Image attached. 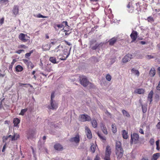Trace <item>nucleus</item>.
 Wrapping results in <instances>:
<instances>
[{
	"label": "nucleus",
	"mask_w": 160,
	"mask_h": 160,
	"mask_svg": "<svg viewBox=\"0 0 160 160\" xmlns=\"http://www.w3.org/2000/svg\"><path fill=\"white\" fill-rule=\"evenodd\" d=\"M115 153L118 159L121 158L123 156V151L121 147V143L119 141L116 142Z\"/></svg>",
	"instance_id": "f257e3e1"
},
{
	"label": "nucleus",
	"mask_w": 160,
	"mask_h": 160,
	"mask_svg": "<svg viewBox=\"0 0 160 160\" xmlns=\"http://www.w3.org/2000/svg\"><path fill=\"white\" fill-rule=\"evenodd\" d=\"M79 80L81 84L84 87H85L88 85H89L90 87H92V84L89 82L85 76H82L80 77Z\"/></svg>",
	"instance_id": "f03ea898"
},
{
	"label": "nucleus",
	"mask_w": 160,
	"mask_h": 160,
	"mask_svg": "<svg viewBox=\"0 0 160 160\" xmlns=\"http://www.w3.org/2000/svg\"><path fill=\"white\" fill-rule=\"evenodd\" d=\"M131 144L133 143L136 144L138 141L139 136L138 134L134 133L132 134H131Z\"/></svg>",
	"instance_id": "7ed1b4c3"
},
{
	"label": "nucleus",
	"mask_w": 160,
	"mask_h": 160,
	"mask_svg": "<svg viewBox=\"0 0 160 160\" xmlns=\"http://www.w3.org/2000/svg\"><path fill=\"white\" fill-rule=\"evenodd\" d=\"M79 120L81 122L90 121L91 120V117L87 114H82L80 116Z\"/></svg>",
	"instance_id": "20e7f679"
},
{
	"label": "nucleus",
	"mask_w": 160,
	"mask_h": 160,
	"mask_svg": "<svg viewBox=\"0 0 160 160\" xmlns=\"http://www.w3.org/2000/svg\"><path fill=\"white\" fill-rule=\"evenodd\" d=\"M58 107L57 103L55 100H50V104L48 106V108L52 110H56Z\"/></svg>",
	"instance_id": "39448f33"
},
{
	"label": "nucleus",
	"mask_w": 160,
	"mask_h": 160,
	"mask_svg": "<svg viewBox=\"0 0 160 160\" xmlns=\"http://www.w3.org/2000/svg\"><path fill=\"white\" fill-rule=\"evenodd\" d=\"M111 149L109 146H108L106 148L105 155L104 157L105 160H110V155L111 153Z\"/></svg>",
	"instance_id": "423d86ee"
},
{
	"label": "nucleus",
	"mask_w": 160,
	"mask_h": 160,
	"mask_svg": "<svg viewBox=\"0 0 160 160\" xmlns=\"http://www.w3.org/2000/svg\"><path fill=\"white\" fill-rule=\"evenodd\" d=\"M18 37L21 41L24 42H27L29 40L28 38H29V37H28L27 34L22 33L19 34Z\"/></svg>",
	"instance_id": "0eeeda50"
},
{
	"label": "nucleus",
	"mask_w": 160,
	"mask_h": 160,
	"mask_svg": "<svg viewBox=\"0 0 160 160\" xmlns=\"http://www.w3.org/2000/svg\"><path fill=\"white\" fill-rule=\"evenodd\" d=\"M70 141L73 142H74L76 143H78L80 141V137L79 135H77L75 137L70 138Z\"/></svg>",
	"instance_id": "6e6552de"
},
{
	"label": "nucleus",
	"mask_w": 160,
	"mask_h": 160,
	"mask_svg": "<svg viewBox=\"0 0 160 160\" xmlns=\"http://www.w3.org/2000/svg\"><path fill=\"white\" fill-rule=\"evenodd\" d=\"M138 35L137 32L135 31H133L130 35V37L132 39V42L135 41L137 38Z\"/></svg>",
	"instance_id": "1a4fd4ad"
},
{
	"label": "nucleus",
	"mask_w": 160,
	"mask_h": 160,
	"mask_svg": "<svg viewBox=\"0 0 160 160\" xmlns=\"http://www.w3.org/2000/svg\"><path fill=\"white\" fill-rule=\"evenodd\" d=\"M85 128L86 132L87 138L89 139L91 138L92 136L91 130L87 126L85 127Z\"/></svg>",
	"instance_id": "9d476101"
},
{
	"label": "nucleus",
	"mask_w": 160,
	"mask_h": 160,
	"mask_svg": "<svg viewBox=\"0 0 160 160\" xmlns=\"http://www.w3.org/2000/svg\"><path fill=\"white\" fill-rule=\"evenodd\" d=\"M132 57V55L130 54H128L126 55L122 59L123 62H126L129 61Z\"/></svg>",
	"instance_id": "9b49d317"
},
{
	"label": "nucleus",
	"mask_w": 160,
	"mask_h": 160,
	"mask_svg": "<svg viewBox=\"0 0 160 160\" xmlns=\"http://www.w3.org/2000/svg\"><path fill=\"white\" fill-rule=\"evenodd\" d=\"M19 8L18 7V6L15 5L13 7L12 12L13 14L16 16L18 13Z\"/></svg>",
	"instance_id": "f8f14e48"
},
{
	"label": "nucleus",
	"mask_w": 160,
	"mask_h": 160,
	"mask_svg": "<svg viewBox=\"0 0 160 160\" xmlns=\"http://www.w3.org/2000/svg\"><path fill=\"white\" fill-rule=\"evenodd\" d=\"M54 148L58 151H61L63 150V148L62 145L59 144H56L54 146Z\"/></svg>",
	"instance_id": "ddd939ff"
},
{
	"label": "nucleus",
	"mask_w": 160,
	"mask_h": 160,
	"mask_svg": "<svg viewBox=\"0 0 160 160\" xmlns=\"http://www.w3.org/2000/svg\"><path fill=\"white\" fill-rule=\"evenodd\" d=\"M101 127L103 132L105 134H108V132L105 125L103 123H101Z\"/></svg>",
	"instance_id": "4468645a"
},
{
	"label": "nucleus",
	"mask_w": 160,
	"mask_h": 160,
	"mask_svg": "<svg viewBox=\"0 0 160 160\" xmlns=\"http://www.w3.org/2000/svg\"><path fill=\"white\" fill-rule=\"evenodd\" d=\"M50 45L48 44H43L42 46V49L43 51L48 50L50 49Z\"/></svg>",
	"instance_id": "2eb2a0df"
},
{
	"label": "nucleus",
	"mask_w": 160,
	"mask_h": 160,
	"mask_svg": "<svg viewBox=\"0 0 160 160\" xmlns=\"http://www.w3.org/2000/svg\"><path fill=\"white\" fill-rule=\"evenodd\" d=\"M144 92V89H136L134 92L135 93L139 94H143Z\"/></svg>",
	"instance_id": "dca6fc26"
},
{
	"label": "nucleus",
	"mask_w": 160,
	"mask_h": 160,
	"mask_svg": "<svg viewBox=\"0 0 160 160\" xmlns=\"http://www.w3.org/2000/svg\"><path fill=\"white\" fill-rule=\"evenodd\" d=\"M23 61L26 64H27L28 66H30L32 68H33V66L32 65V63L29 60L25 59H24Z\"/></svg>",
	"instance_id": "f3484780"
},
{
	"label": "nucleus",
	"mask_w": 160,
	"mask_h": 160,
	"mask_svg": "<svg viewBox=\"0 0 160 160\" xmlns=\"http://www.w3.org/2000/svg\"><path fill=\"white\" fill-rule=\"evenodd\" d=\"M155 70L154 68H151L149 72V75L151 77H153L155 74Z\"/></svg>",
	"instance_id": "a211bd4d"
},
{
	"label": "nucleus",
	"mask_w": 160,
	"mask_h": 160,
	"mask_svg": "<svg viewBox=\"0 0 160 160\" xmlns=\"http://www.w3.org/2000/svg\"><path fill=\"white\" fill-rule=\"evenodd\" d=\"M160 154L159 153H156L154 154L151 160H157L159 157Z\"/></svg>",
	"instance_id": "6ab92c4d"
},
{
	"label": "nucleus",
	"mask_w": 160,
	"mask_h": 160,
	"mask_svg": "<svg viewBox=\"0 0 160 160\" xmlns=\"http://www.w3.org/2000/svg\"><path fill=\"white\" fill-rule=\"evenodd\" d=\"M23 70V67L20 65H18L15 67V70L17 72H21Z\"/></svg>",
	"instance_id": "aec40b11"
},
{
	"label": "nucleus",
	"mask_w": 160,
	"mask_h": 160,
	"mask_svg": "<svg viewBox=\"0 0 160 160\" xmlns=\"http://www.w3.org/2000/svg\"><path fill=\"white\" fill-rule=\"evenodd\" d=\"M122 137L125 139H127L128 138V133L125 130H123L122 131Z\"/></svg>",
	"instance_id": "412c9836"
},
{
	"label": "nucleus",
	"mask_w": 160,
	"mask_h": 160,
	"mask_svg": "<svg viewBox=\"0 0 160 160\" xmlns=\"http://www.w3.org/2000/svg\"><path fill=\"white\" fill-rule=\"evenodd\" d=\"M116 38H113L110 39L109 41V44L111 45H113L116 41Z\"/></svg>",
	"instance_id": "4be33fe9"
},
{
	"label": "nucleus",
	"mask_w": 160,
	"mask_h": 160,
	"mask_svg": "<svg viewBox=\"0 0 160 160\" xmlns=\"http://www.w3.org/2000/svg\"><path fill=\"white\" fill-rule=\"evenodd\" d=\"M20 120L18 118H14L13 121L15 127L17 126L18 124L20 123Z\"/></svg>",
	"instance_id": "5701e85b"
},
{
	"label": "nucleus",
	"mask_w": 160,
	"mask_h": 160,
	"mask_svg": "<svg viewBox=\"0 0 160 160\" xmlns=\"http://www.w3.org/2000/svg\"><path fill=\"white\" fill-rule=\"evenodd\" d=\"M92 126L94 128H96L97 126V122L96 120L93 119L91 121Z\"/></svg>",
	"instance_id": "b1692460"
},
{
	"label": "nucleus",
	"mask_w": 160,
	"mask_h": 160,
	"mask_svg": "<svg viewBox=\"0 0 160 160\" xmlns=\"http://www.w3.org/2000/svg\"><path fill=\"white\" fill-rule=\"evenodd\" d=\"M132 72L135 75H136L137 76H138L139 75V71L136 69H135L134 68H132Z\"/></svg>",
	"instance_id": "393cba45"
},
{
	"label": "nucleus",
	"mask_w": 160,
	"mask_h": 160,
	"mask_svg": "<svg viewBox=\"0 0 160 160\" xmlns=\"http://www.w3.org/2000/svg\"><path fill=\"white\" fill-rule=\"evenodd\" d=\"M9 138H10L11 139L12 141L15 140L18 138V135L16 136L15 135L14 136H12L11 135H9L8 136Z\"/></svg>",
	"instance_id": "a878e982"
},
{
	"label": "nucleus",
	"mask_w": 160,
	"mask_h": 160,
	"mask_svg": "<svg viewBox=\"0 0 160 160\" xmlns=\"http://www.w3.org/2000/svg\"><path fill=\"white\" fill-rule=\"evenodd\" d=\"M49 60L53 63H58V62L56 61V58L53 57H50L49 58Z\"/></svg>",
	"instance_id": "bb28decb"
},
{
	"label": "nucleus",
	"mask_w": 160,
	"mask_h": 160,
	"mask_svg": "<svg viewBox=\"0 0 160 160\" xmlns=\"http://www.w3.org/2000/svg\"><path fill=\"white\" fill-rule=\"evenodd\" d=\"M112 130L113 133H115L117 132V128L116 125L115 124H112Z\"/></svg>",
	"instance_id": "cd10ccee"
},
{
	"label": "nucleus",
	"mask_w": 160,
	"mask_h": 160,
	"mask_svg": "<svg viewBox=\"0 0 160 160\" xmlns=\"http://www.w3.org/2000/svg\"><path fill=\"white\" fill-rule=\"evenodd\" d=\"M56 26L57 27L59 28H62V29L61 30L62 31H63L64 30V25L63 23H62V22L61 24L56 25Z\"/></svg>",
	"instance_id": "c85d7f7f"
},
{
	"label": "nucleus",
	"mask_w": 160,
	"mask_h": 160,
	"mask_svg": "<svg viewBox=\"0 0 160 160\" xmlns=\"http://www.w3.org/2000/svg\"><path fill=\"white\" fill-rule=\"evenodd\" d=\"M122 113L123 115L127 117H130V116L129 113L126 110H122Z\"/></svg>",
	"instance_id": "c756f323"
},
{
	"label": "nucleus",
	"mask_w": 160,
	"mask_h": 160,
	"mask_svg": "<svg viewBox=\"0 0 160 160\" xmlns=\"http://www.w3.org/2000/svg\"><path fill=\"white\" fill-rule=\"evenodd\" d=\"M96 146L95 145L92 144L91 147V150L92 153H94L96 149Z\"/></svg>",
	"instance_id": "7c9ffc66"
},
{
	"label": "nucleus",
	"mask_w": 160,
	"mask_h": 160,
	"mask_svg": "<svg viewBox=\"0 0 160 160\" xmlns=\"http://www.w3.org/2000/svg\"><path fill=\"white\" fill-rule=\"evenodd\" d=\"M27 110L28 109L27 108L22 109L21 110V112L19 114L20 115H23Z\"/></svg>",
	"instance_id": "2f4dec72"
},
{
	"label": "nucleus",
	"mask_w": 160,
	"mask_h": 160,
	"mask_svg": "<svg viewBox=\"0 0 160 160\" xmlns=\"http://www.w3.org/2000/svg\"><path fill=\"white\" fill-rule=\"evenodd\" d=\"M127 7H128V8H131V9L130 10H129V12H133V8L132 7V6H131L130 3H129Z\"/></svg>",
	"instance_id": "473e14b6"
},
{
	"label": "nucleus",
	"mask_w": 160,
	"mask_h": 160,
	"mask_svg": "<svg viewBox=\"0 0 160 160\" xmlns=\"http://www.w3.org/2000/svg\"><path fill=\"white\" fill-rule=\"evenodd\" d=\"M153 94V91H151L148 95V98H152Z\"/></svg>",
	"instance_id": "72a5a7b5"
},
{
	"label": "nucleus",
	"mask_w": 160,
	"mask_h": 160,
	"mask_svg": "<svg viewBox=\"0 0 160 160\" xmlns=\"http://www.w3.org/2000/svg\"><path fill=\"white\" fill-rule=\"evenodd\" d=\"M34 136V132H31V134L30 133L29 134H28V139L32 138H33Z\"/></svg>",
	"instance_id": "f704fd0d"
},
{
	"label": "nucleus",
	"mask_w": 160,
	"mask_h": 160,
	"mask_svg": "<svg viewBox=\"0 0 160 160\" xmlns=\"http://www.w3.org/2000/svg\"><path fill=\"white\" fill-rule=\"evenodd\" d=\"M106 78L107 80L109 81H110L111 79V77L109 74H107L106 77Z\"/></svg>",
	"instance_id": "c9c22d12"
},
{
	"label": "nucleus",
	"mask_w": 160,
	"mask_h": 160,
	"mask_svg": "<svg viewBox=\"0 0 160 160\" xmlns=\"http://www.w3.org/2000/svg\"><path fill=\"white\" fill-rule=\"evenodd\" d=\"M98 136L102 140H106L105 137L104 136H102L100 133H98Z\"/></svg>",
	"instance_id": "e433bc0d"
},
{
	"label": "nucleus",
	"mask_w": 160,
	"mask_h": 160,
	"mask_svg": "<svg viewBox=\"0 0 160 160\" xmlns=\"http://www.w3.org/2000/svg\"><path fill=\"white\" fill-rule=\"evenodd\" d=\"M33 50H31L30 52L26 53L25 55V57L26 58H28V57H30L31 55V54L33 53Z\"/></svg>",
	"instance_id": "4c0bfd02"
},
{
	"label": "nucleus",
	"mask_w": 160,
	"mask_h": 160,
	"mask_svg": "<svg viewBox=\"0 0 160 160\" xmlns=\"http://www.w3.org/2000/svg\"><path fill=\"white\" fill-rule=\"evenodd\" d=\"M19 85L20 86L23 87V86H24L25 87H28L29 85V84L27 83L24 84L20 83H19Z\"/></svg>",
	"instance_id": "58836bf2"
},
{
	"label": "nucleus",
	"mask_w": 160,
	"mask_h": 160,
	"mask_svg": "<svg viewBox=\"0 0 160 160\" xmlns=\"http://www.w3.org/2000/svg\"><path fill=\"white\" fill-rule=\"evenodd\" d=\"M98 46V44H96L95 45L93 46H92L91 45L90 46L91 48L93 50H95L97 48Z\"/></svg>",
	"instance_id": "ea45409f"
},
{
	"label": "nucleus",
	"mask_w": 160,
	"mask_h": 160,
	"mask_svg": "<svg viewBox=\"0 0 160 160\" xmlns=\"http://www.w3.org/2000/svg\"><path fill=\"white\" fill-rule=\"evenodd\" d=\"M91 2L94 4H97L98 2V0H90Z\"/></svg>",
	"instance_id": "a19ab883"
},
{
	"label": "nucleus",
	"mask_w": 160,
	"mask_h": 160,
	"mask_svg": "<svg viewBox=\"0 0 160 160\" xmlns=\"http://www.w3.org/2000/svg\"><path fill=\"white\" fill-rule=\"evenodd\" d=\"M55 97L54 92H52L51 94L50 100H54L53 99Z\"/></svg>",
	"instance_id": "79ce46f5"
},
{
	"label": "nucleus",
	"mask_w": 160,
	"mask_h": 160,
	"mask_svg": "<svg viewBox=\"0 0 160 160\" xmlns=\"http://www.w3.org/2000/svg\"><path fill=\"white\" fill-rule=\"evenodd\" d=\"M142 111L143 113H145L147 111V108L144 107L143 105H142Z\"/></svg>",
	"instance_id": "37998d69"
},
{
	"label": "nucleus",
	"mask_w": 160,
	"mask_h": 160,
	"mask_svg": "<svg viewBox=\"0 0 160 160\" xmlns=\"http://www.w3.org/2000/svg\"><path fill=\"white\" fill-rule=\"evenodd\" d=\"M62 23H63L64 25L65 24V26L67 27V28H68L69 27V26L68 25V23L67 21H63L62 22Z\"/></svg>",
	"instance_id": "c03bdc74"
},
{
	"label": "nucleus",
	"mask_w": 160,
	"mask_h": 160,
	"mask_svg": "<svg viewBox=\"0 0 160 160\" xmlns=\"http://www.w3.org/2000/svg\"><path fill=\"white\" fill-rule=\"evenodd\" d=\"M69 55V54H68V55H67L66 57H62V58H59V59L62 60H65L66 59V58H68V57Z\"/></svg>",
	"instance_id": "a18cd8bd"
},
{
	"label": "nucleus",
	"mask_w": 160,
	"mask_h": 160,
	"mask_svg": "<svg viewBox=\"0 0 160 160\" xmlns=\"http://www.w3.org/2000/svg\"><path fill=\"white\" fill-rule=\"evenodd\" d=\"M63 32H65V35H69L70 34V32H69V31L68 30H68H63Z\"/></svg>",
	"instance_id": "49530a36"
},
{
	"label": "nucleus",
	"mask_w": 160,
	"mask_h": 160,
	"mask_svg": "<svg viewBox=\"0 0 160 160\" xmlns=\"http://www.w3.org/2000/svg\"><path fill=\"white\" fill-rule=\"evenodd\" d=\"M150 142L151 145H153L154 142V140L153 138H152L150 140Z\"/></svg>",
	"instance_id": "de8ad7c7"
},
{
	"label": "nucleus",
	"mask_w": 160,
	"mask_h": 160,
	"mask_svg": "<svg viewBox=\"0 0 160 160\" xmlns=\"http://www.w3.org/2000/svg\"><path fill=\"white\" fill-rule=\"evenodd\" d=\"M148 21L149 22H152V21H153V18H152L151 17H149L148 18Z\"/></svg>",
	"instance_id": "09e8293b"
},
{
	"label": "nucleus",
	"mask_w": 160,
	"mask_h": 160,
	"mask_svg": "<svg viewBox=\"0 0 160 160\" xmlns=\"http://www.w3.org/2000/svg\"><path fill=\"white\" fill-rule=\"evenodd\" d=\"M147 58L148 59H150L152 58H153V57L150 55H147L146 56Z\"/></svg>",
	"instance_id": "8fccbe9b"
},
{
	"label": "nucleus",
	"mask_w": 160,
	"mask_h": 160,
	"mask_svg": "<svg viewBox=\"0 0 160 160\" xmlns=\"http://www.w3.org/2000/svg\"><path fill=\"white\" fill-rule=\"evenodd\" d=\"M37 17L39 18H45L46 17L40 14H38L37 15Z\"/></svg>",
	"instance_id": "3c124183"
},
{
	"label": "nucleus",
	"mask_w": 160,
	"mask_h": 160,
	"mask_svg": "<svg viewBox=\"0 0 160 160\" xmlns=\"http://www.w3.org/2000/svg\"><path fill=\"white\" fill-rule=\"evenodd\" d=\"M4 21V18H2L0 20V23L1 25L2 24L3 22Z\"/></svg>",
	"instance_id": "603ef678"
},
{
	"label": "nucleus",
	"mask_w": 160,
	"mask_h": 160,
	"mask_svg": "<svg viewBox=\"0 0 160 160\" xmlns=\"http://www.w3.org/2000/svg\"><path fill=\"white\" fill-rule=\"evenodd\" d=\"M155 98L158 101L159 99V95L158 94H156L155 96Z\"/></svg>",
	"instance_id": "864d4df0"
},
{
	"label": "nucleus",
	"mask_w": 160,
	"mask_h": 160,
	"mask_svg": "<svg viewBox=\"0 0 160 160\" xmlns=\"http://www.w3.org/2000/svg\"><path fill=\"white\" fill-rule=\"evenodd\" d=\"M23 51H24V50H18L16 52V53L18 54H20Z\"/></svg>",
	"instance_id": "5fc2aeb1"
},
{
	"label": "nucleus",
	"mask_w": 160,
	"mask_h": 160,
	"mask_svg": "<svg viewBox=\"0 0 160 160\" xmlns=\"http://www.w3.org/2000/svg\"><path fill=\"white\" fill-rule=\"evenodd\" d=\"M157 89L158 90H160V81H159L158 85L157 87Z\"/></svg>",
	"instance_id": "6e6d98bb"
},
{
	"label": "nucleus",
	"mask_w": 160,
	"mask_h": 160,
	"mask_svg": "<svg viewBox=\"0 0 160 160\" xmlns=\"http://www.w3.org/2000/svg\"><path fill=\"white\" fill-rule=\"evenodd\" d=\"M8 138H9L8 136L3 137V141L4 142H6V141L8 140Z\"/></svg>",
	"instance_id": "4d7b16f0"
},
{
	"label": "nucleus",
	"mask_w": 160,
	"mask_h": 160,
	"mask_svg": "<svg viewBox=\"0 0 160 160\" xmlns=\"http://www.w3.org/2000/svg\"><path fill=\"white\" fill-rule=\"evenodd\" d=\"M157 128L160 129V122H158L156 125Z\"/></svg>",
	"instance_id": "13d9d810"
},
{
	"label": "nucleus",
	"mask_w": 160,
	"mask_h": 160,
	"mask_svg": "<svg viewBox=\"0 0 160 160\" xmlns=\"http://www.w3.org/2000/svg\"><path fill=\"white\" fill-rule=\"evenodd\" d=\"M6 143L3 146L2 149V152H4L5 151V149L6 148Z\"/></svg>",
	"instance_id": "bf43d9fd"
},
{
	"label": "nucleus",
	"mask_w": 160,
	"mask_h": 160,
	"mask_svg": "<svg viewBox=\"0 0 160 160\" xmlns=\"http://www.w3.org/2000/svg\"><path fill=\"white\" fill-rule=\"evenodd\" d=\"M139 132L140 133H141L142 134H144V132H143V130L142 129H141V128H140L139 129Z\"/></svg>",
	"instance_id": "052dcab7"
},
{
	"label": "nucleus",
	"mask_w": 160,
	"mask_h": 160,
	"mask_svg": "<svg viewBox=\"0 0 160 160\" xmlns=\"http://www.w3.org/2000/svg\"><path fill=\"white\" fill-rule=\"evenodd\" d=\"M152 101V98H148V101L147 102H149V104H150L151 103Z\"/></svg>",
	"instance_id": "680f3d73"
},
{
	"label": "nucleus",
	"mask_w": 160,
	"mask_h": 160,
	"mask_svg": "<svg viewBox=\"0 0 160 160\" xmlns=\"http://www.w3.org/2000/svg\"><path fill=\"white\" fill-rule=\"evenodd\" d=\"M100 158L98 156V155H96V158L94 159V160H100Z\"/></svg>",
	"instance_id": "e2e57ef3"
},
{
	"label": "nucleus",
	"mask_w": 160,
	"mask_h": 160,
	"mask_svg": "<svg viewBox=\"0 0 160 160\" xmlns=\"http://www.w3.org/2000/svg\"><path fill=\"white\" fill-rule=\"evenodd\" d=\"M20 47L23 48H24L26 49L27 48V47L24 45H20Z\"/></svg>",
	"instance_id": "0e129e2a"
},
{
	"label": "nucleus",
	"mask_w": 160,
	"mask_h": 160,
	"mask_svg": "<svg viewBox=\"0 0 160 160\" xmlns=\"http://www.w3.org/2000/svg\"><path fill=\"white\" fill-rule=\"evenodd\" d=\"M16 62V60H15V59H13L12 62H11V65H13L14 64V63H15V62Z\"/></svg>",
	"instance_id": "69168bd1"
},
{
	"label": "nucleus",
	"mask_w": 160,
	"mask_h": 160,
	"mask_svg": "<svg viewBox=\"0 0 160 160\" xmlns=\"http://www.w3.org/2000/svg\"><path fill=\"white\" fill-rule=\"evenodd\" d=\"M156 143L157 146H159V140H158L156 141Z\"/></svg>",
	"instance_id": "338daca9"
},
{
	"label": "nucleus",
	"mask_w": 160,
	"mask_h": 160,
	"mask_svg": "<svg viewBox=\"0 0 160 160\" xmlns=\"http://www.w3.org/2000/svg\"><path fill=\"white\" fill-rule=\"evenodd\" d=\"M140 42V43L142 45H144L146 44V42H144V41H141Z\"/></svg>",
	"instance_id": "774afa93"
}]
</instances>
